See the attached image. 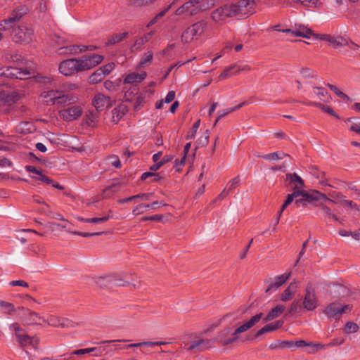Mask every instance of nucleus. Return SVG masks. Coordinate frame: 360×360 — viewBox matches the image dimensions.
Masks as SVG:
<instances>
[{
  "instance_id": "15",
  "label": "nucleus",
  "mask_w": 360,
  "mask_h": 360,
  "mask_svg": "<svg viewBox=\"0 0 360 360\" xmlns=\"http://www.w3.org/2000/svg\"><path fill=\"white\" fill-rule=\"evenodd\" d=\"M92 104L96 110L100 112L106 108H109L112 105V101L109 96L97 94L92 101Z\"/></svg>"
},
{
  "instance_id": "31",
  "label": "nucleus",
  "mask_w": 360,
  "mask_h": 360,
  "mask_svg": "<svg viewBox=\"0 0 360 360\" xmlns=\"http://www.w3.org/2000/svg\"><path fill=\"white\" fill-rule=\"evenodd\" d=\"M291 276V272L285 273L282 275L276 276L274 281L271 282V289L274 288H279L283 285Z\"/></svg>"
},
{
  "instance_id": "61",
  "label": "nucleus",
  "mask_w": 360,
  "mask_h": 360,
  "mask_svg": "<svg viewBox=\"0 0 360 360\" xmlns=\"http://www.w3.org/2000/svg\"><path fill=\"white\" fill-rule=\"evenodd\" d=\"M321 208L322 210V211L329 217V218H331V219H333L335 221H338V217L334 214L333 213H332L330 209L325 205H323L321 204Z\"/></svg>"
},
{
  "instance_id": "17",
  "label": "nucleus",
  "mask_w": 360,
  "mask_h": 360,
  "mask_svg": "<svg viewBox=\"0 0 360 360\" xmlns=\"http://www.w3.org/2000/svg\"><path fill=\"white\" fill-rule=\"evenodd\" d=\"M300 195L302 197L305 198V200H307L308 202L321 200L330 202H334V201L328 198L326 194H323L317 190H312L310 192H308L303 189L302 191H300Z\"/></svg>"
},
{
  "instance_id": "39",
  "label": "nucleus",
  "mask_w": 360,
  "mask_h": 360,
  "mask_svg": "<svg viewBox=\"0 0 360 360\" xmlns=\"http://www.w3.org/2000/svg\"><path fill=\"white\" fill-rule=\"evenodd\" d=\"M191 1L198 13L209 8L208 0H191Z\"/></svg>"
},
{
  "instance_id": "21",
  "label": "nucleus",
  "mask_w": 360,
  "mask_h": 360,
  "mask_svg": "<svg viewBox=\"0 0 360 360\" xmlns=\"http://www.w3.org/2000/svg\"><path fill=\"white\" fill-rule=\"evenodd\" d=\"M96 352L94 354V356H101L103 354H105L107 353V351L105 348H97V347H91V348H86V349H79L77 350H75L72 352L70 356L73 357V355H82L85 354H89L90 352Z\"/></svg>"
},
{
  "instance_id": "48",
  "label": "nucleus",
  "mask_w": 360,
  "mask_h": 360,
  "mask_svg": "<svg viewBox=\"0 0 360 360\" xmlns=\"http://www.w3.org/2000/svg\"><path fill=\"white\" fill-rule=\"evenodd\" d=\"M15 27V23H13L8 18L0 22V30L9 31L11 30L13 31Z\"/></svg>"
},
{
  "instance_id": "2",
  "label": "nucleus",
  "mask_w": 360,
  "mask_h": 360,
  "mask_svg": "<svg viewBox=\"0 0 360 360\" xmlns=\"http://www.w3.org/2000/svg\"><path fill=\"white\" fill-rule=\"evenodd\" d=\"M103 60V57L97 54L85 56L78 59H68L60 63L58 70L63 75L70 76L76 72L90 70L101 63Z\"/></svg>"
},
{
  "instance_id": "26",
  "label": "nucleus",
  "mask_w": 360,
  "mask_h": 360,
  "mask_svg": "<svg viewBox=\"0 0 360 360\" xmlns=\"http://www.w3.org/2000/svg\"><path fill=\"white\" fill-rule=\"evenodd\" d=\"M58 95H60V91L51 90L43 92L41 96L45 99L47 105H56Z\"/></svg>"
},
{
  "instance_id": "64",
  "label": "nucleus",
  "mask_w": 360,
  "mask_h": 360,
  "mask_svg": "<svg viewBox=\"0 0 360 360\" xmlns=\"http://www.w3.org/2000/svg\"><path fill=\"white\" fill-rule=\"evenodd\" d=\"M114 68L115 63H110L102 67H100L99 68L102 70V72L104 73L105 75H107L114 69Z\"/></svg>"
},
{
  "instance_id": "3",
  "label": "nucleus",
  "mask_w": 360,
  "mask_h": 360,
  "mask_svg": "<svg viewBox=\"0 0 360 360\" xmlns=\"http://www.w3.org/2000/svg\"><path fill=\"white\" fill-rule=\"evenodd\" d=\"M0 74L8 78L25 79L34 76V70L32 67L8 66L0 69Z\"/></svg>"
},
{
  "instance_id": "4",
  "label": "nucleus",
  "mask_w": 360,
  "mask_h": 360,
  "mask_svg": "<svg viewBox=\"0 0 360 360\" xmlns=\"http://www.w3.org/2000/svg\"><path fill=\"white\" fill-rule=\"evenodd\" d=\"M17 317L27 326L39 325L41 321L46 322L39 314L23 307L17 309Z\"/></svg>"
},
{
  "instance_id": "29",
  "label": "nucleus",
  "mask_w": 360,
  "mask_h": 360,
  "mask_svg": "<svg viewBox=\"0 0 360 360\" xmlns=\"http://www.w3.org/2000/svg\"><path fill=\"white\" fill-rule=\"evenodd\" d=\"M99 112L98 111H89L85 117L84 122L89 127H95L98 121Z\"/></svg>"
},
{
  "instance_id": "54",
  "label": "nucleus",
  "mask_w": 360,
  "mask_h": 360,
  "mask_svg": "<svg viewBox=\"0 0 360 360\" xmlns=\"http://www.w3.org/2000/svg\"><path fill=\"white\" fill-rule=\"evenodd\" d=\"M287 162H288V160H284L281 162H280V161L271 162V170H274V171L281 170V171L285 172Z\"/></svg>"
},
{
  "instance_id": "32",
  "label": "nucleus",
  "mask_w": 360,
  "mask_h": 360,
  "mask_svg": "<svg viewBox=\"0 0 360 360\" xmlns=\"http://www.w3.org/2000/svg\"><path fill=\"white\" fill-rule=\"evenodd\" d=\"M151 35H152V32H150L143 37H141L139 38H138L134 45L130 48L131 49V52H134V51H139L140 50V49L141 48V46L145 44L147 41H148V40L150 39L151 37Z\"/></svg>"
},
{
  "instance_id": "25",
  "label": "nucleus",
  "mask_w": 360,
  "mask_h": 360,
  "mask_svg": "<svg viewBox=\"0 0 360 360\" xmlns=\"http://www.w3.org/2000/svg\"><path fill=\"white\" fill-rule=\"evenodd\" d=\"M153 195V193H139L135 195H132L126 198L120 199L118 200L120 204H123L125 202H129L131 201H138V200H148L150 197Z\"/></svg>"
},
{
  "instance_id": "33",
  "label": "nucleus",
  "mask_w": 360,
  "mask_h": 360,
  "mask_svg": "<svg viewBox=\"0 0 360 360\" xmlns=\"http://www.w3.org/2000/svg\"><path fill=\"white\" fill-rule=\"evenodd\" d=\"M308 105L316 106L320 109H321L323 112L333 116L337 119H340V116L333 110V109L329 105L322 104L321 103L317 102H308Z\"/></svg>"
},
{
  "instance_id": "63",
  "label": "nucleus",
  "mask_w": 360,
  "mask_h": 360,
  "mask_svg": "<svg viewBox=\"0 0 360 360\" xmlns=\"http://www.w3.org/2000/svg\"><path fill=\"white\" fill-rule=\"evenodd\" d=\"M153 53L150 51H148L147 53H145V56L141 59L139 65L141 66H143L146 63L150 62L153 59Z\"/></svg>"
},
{
  "instance_id": "58",
  "label": "nucleus",
  "mask_w": 360,
  "mask_h": 360,
  "mask_svg": "<svg viewBox=\"0 0 360 360\" xmlns=\"http://www.w3.org/2000/svg\"><path fill=\"white\" fill-rule=\"evenodd\" d=\"M240 184V176L238 175L234 177L232 180H231L227 186H229L228 191H231L234 190L236 188L238 187Z\"/></svg>"
},
{
  "instance_id": "28",
  "label": "nucleus",
  "mask_w": 360,
  "mask_h": 360,
  "mask_svg": "<svg viewBox=\"0 0 360 360\" xmlns=\"http://www.w3.org/2000/svg\"><path fill=\"white\" fill-rule=\"evenodd\" d=\"M301 196L300 191H292V193L290 194H288L285 200H284L283 205L281 207V210L279 211V216L282 214V212L292 202L294 203L295 198Z\"/></svg>"
},
{
  "instance_id": "18",
  "label": "nucleus",
  "mask_w": 360,
  "mask_h": 360,
  "mask_svg": "<svg viewBox=\"0 0 360 360\" xmlns=\"http://www.w3.org/2000/svg\"><path fill=\"white\" fill-rule=\"evenodd\" d=\"M232 328L229 326L224 328L218 333L216 340L223 346H228L232 344L231 341Z\"/></svg>"
},
{
  "instance_id": "9",
  "label": "nucleus",
  "mask_w": 360,
  "mask_h": 360,
  "mask_svg": "<svg viewBox=\"0 0 360 360\" xmlns=\"http://www.w3.org/2000/svg\"><path fill=\"white\" fill-rule=\"evenodd\" d=\"M264 316L263 313H259L256 315L253 316L249 321L240 326L237 328L235 329L234 331L232 330L231 333V341L232 344L236 342L240 339V335L243 333L246 332L251 328H252L256 323H257Z\"/></svg>"
},
{
  "instance_id": "34",
  "label": "nucleus",
  "mask_w": 360,
  "mask_h": 360,
  "mask_svg": "<svg viewBox=\"0 0 360 360\" xmlns=\"http://www.w3.org/2000/svg\"><path fill=\"white\" fill-rule=\"evenodd\" d=\"M147 76V74L146 72H143L141 74L138 73H131L129 74L124 79V83H134L135 82H141Z\"/></svg>"
},
{
  "instance_id": "6",
  "label": "nucleus",
  "mask_w": 360,
  "mask_h": 360,
  "mask_svg": "<svg viewBox=\"0 0 360 360\" xmlns=\"http://www.w3.org/2000/svg\"><path fill=\"white\" fill-rule=\"evenodd\" d=\"M33 34V30L23 25L16 26L10 34L14 42L25 44L32 41Z\"/></svg>"
},
{
  "instance_id": "62",
  "label": "nucleus",
  "mask_w": 360,
  "mask_h": 360,
  "mask_svg": "<svg viewBox=\"0 0 360 360\" xmlns=\"http://www.w3.org/2000/svg\"><path fill=\"white\" fill-rule=\"evenodd\" d=\"M282 32H286V33H291L292 35H294L295 37L308 38V37L304 33L301 32L298 28L295 29V30L285 29V30H282Z\"/></svg>"
},
{
  "instance_id": "52",
  "label": "nucleus",
  "mask_w": 360,
  "mask_h": 360,
  "mask_svg": "<svg viewBox=\"0 0 360 360\" xmlns=\"http://www.w3.org/2000/svg\"><path fill=\"white\" fill-rule=\"evenodd\" d=\"M359 326L352 321H349L346 323L344 331L345 333L349 334V333H354L359 330Z\"/></svg>"
},
{
  "instance_id": "11",
  "label": "nucleus",
  "mask_w": 360,
  "mask_h": 360,
  "mask_svg": "<svg viewBox=\"0 0 360 360\" xmlns=\"http://www.w3.org/2000/svg\"><path fill=\"white\" fill-rule=\"evenodd\" d=\"M317 297L315 290L311 283H308L305 288V294L303 300V307L307 311H312L317 307Z\"/></svg>"
},
{
  "instance_id": "30",
  "label": "nucleus",
  "mask_w": 360,
  "mask_h": 360,
  "mask_svg": "<svg viewBox=\"0 0 360 360\" xmlns=\"http://www.w3.org/2000/svg\"><path fill=\"white\" fill-rule=\"evenodd\" d=\"M313 91L314 94L319 97L320 101L326 103L330 102L331 96L326 89L323 87L314 86Z\"/></svg>"
},
{
  "instance_id": "55",
  "label": "nucleus",
  "mask_w": 360,
  "mask_h": 360,
  "mask_svg": "<svg viewBox=\"0 0 360 360\" xmlns=\"http://www.w3.org/2000/svg\"><path fill=\"white\" fill-rule=\"evenodd\" d=\"M285 307L283 304H278L275 307L271 308V319L278 317L284 312Z\"/></svg>"
},
{
  "instance_id": "8",
  "label": "nucleus",
  "mask_w": 360,
  "mask_h": 360,
  "mask_svg": "<svg viewBox=\"0 0 360 360\" xmlns=\"http://www.w3.org/2000/svg\"><path fill=\"white\" fill-rule=\"evenodd\" d=\"M233 15L248 16L254 13V0H240L236 4H230Z\"/></svg>"
},
{
  "instance_id": "51",
  "label": "nucleus",
  "mask_w": 360,
  "mask_h": 360,
  "mask_svg": "<svg viewBox=\"0 0 360 360\" xmlns=\"http://www.w3.org/2000/svg\"><path fill=\"white\" fill-rule=\"evenodd\" d=\"M0 307L6 310V313L9 315H11L15 311H17V309H15V307L12 303L3 300H0Z\"/></svg>"
},
{
  "instance_id": "49",
  "label": "nucleus",
  "mask_w": 360,
  "mask_h": 360,
  "mask_svg": "<svg viewBox=\"0 0 360 360\" xmlns=\"http://www.w3.org/2000/svg\"><path fill=\"white\" fill-rule=\"evenodd\" d=\"M138 88L136 86H131L128 91L124 93L123 99L124 101H131L134 96L137 94Z\"/></svg>"
},
{
  "instance_id": "7",
  "label": "nucleus",
  "mask_w": 360,
  "mask_h": 360,
  "mask_svg": "<svg viewBox=\"0 0 360 360\" xmlns=\"http://www.w3.org/2000/svg\"><path fill=\"white\" fill-rule=\"evenodd\" d=\"M351 309L352 306L349 304L340 305L338 302H332L326 307L323 312L328 319L338 321L343 314L351 311Z\"/></svg>"
},
{
  "instance_id": "5",
  "label": "nucleus",
  "mask_w": 360,
  "mask_h": 360,
  "mask_svg": "<svg viewBox=\"0 0 360 360\" xmlns=\"http://www.w3.org/2000/svg\"><path fill=\"white\" fill-rule=\"evenodd\" d=\"M207 22L204 20L198 21L188 27L181 34V41L188 44L195 39H198L205 32Z\"/></svg>"
},
{
  "instance_id": "27",
  "label": "nucleus",
  "mask_w": 360,
  "mask_h": 360,
  "mask_svg": "<svg viewBox=\"0 0 360 360\" xmlns=\"http://www.w3.org/2000/svg\"><path fill=\"white\" fill-rule=\"evenodd\" d=\"M297 287V286L295 282L290 283L288 287L285 289L281 295V300L283 302H288L292 298L293 294L295 293Z\"/></svg>"
},
{
  "instance_id": "24",
  "label": "nucleus",
  "mask_w": 360,
  "mask_h": 360,
  "mask_svg": "<svg viewBox=\"0 0 360 360\" xmlns=\"http://www.w3.org/2000/svg\"><path fill=\"white\" fill-rule=\"evenodd\" d=\"M2 97L3 98L0 106H11L20 98V96L15 92L12 94H6L4 91Z\"/></svg>"
},
{
  "instance_id": "38",
  "label": "nucleus",
  "mask_w": 360,
  "mask_h": 360,
  "mask_svg": "<svg viewBox=\"0 0 360 360\" xmlns=\"http://www.w3.org/2000/svg\"><path fill=\"white\" fill-rule=\"evenodd\" d=\"M105 77V75L102 72V70L98 68L90 75L89 83L92 84H98V82H101Z\"/></svg>"
},
{
  "instance_id": "19",
  "label": "nucleus",
  "mask_w": 360,
  "mask_h": 360,
  "mask_svg": "<svg viewBox=\"0 0 360 360\" xmlns=\"http://www.w3.org/2000/svg\"><path fill=\"white\" fill-rule=\"evenodd\" d=\"M198 13L196 9H195V6L191 3V0L184 4L181 7L177 8L175 11V14L176 15H187L188 16H193Z\"/></svg>"
},
{
  "instance_id": "16",
  "label": "nucleus",
  "mask_w": 360,
  "mask_h": 360,
  "mask_svg": "<svg viewBox=\"0 0 360 360\" xmlns=\"http://www.w3.org/2000/svg\"><path fill=\"white\" fill-rule=\"evenodd\" d=\"M216 341L214 340H204V339H198L197 340L193 341L191 345L187 348L188 352L192 353L201 352L204 350L209 349L211 347L212 343Z\"/></svg>"
},
{
  "instance_id": "14",
  "label": "nucleus",
  "mask_w": 360,
  "mask_h": 360,
  "mask_svg": "<svg viewBox=\"0 0 360 360\" xmlns=\"http://www.w3.org/2000/svg\"><path fill=\"white\" fill-rule=\"evenodd\" d=\"M284 186L288 187L293 186L292 191H302L305 187L304 180L295 172L287 173L284 179Z\"/></svg>"
},
{
  "instance_id": "37",
  "label": "nucleus",
  "mask_w": 360,
  "mask_h": 360,
  "mask_svg": "<svg viewBox=\"0 0 360 360\" xmlns=\"http://www.w3.org/2000/svg\"><path fill=\"white\" fill-rule=\"evenodd\" d=\"M74 101L75 98L73 97L64 94L60 91V95H58L56 104L66 106L73 103Z\"/></svg>"
},
{
  "instance_id": "56",
  "label": "nucleus",
  "mask_w": 360,
  "mask_h": 360,
  "mask_svg": "<svg viewBox=\"0 0 360 360\" xmlns=\"http://www.w3.org/2000/svg\"><path fill=\"white\" fill-rule=\"evenodd\" d=\"M327 86L331 91H333L338 97L347 100L349 99V97L346 94L342 92L336 86L330 84H327Z\"/></svg>"
},
{
  "instance_id": "44",
  "label": "nucleus",
  "mask_w": 360,
  "mask_h": 360,
  "mask_svg": "<svg viewBox=\"0 0 360 360\" xmlns=\"http://www.w3.org/2000/svg\"><path fill=\"white\" fill-rule=\"evenodd\" d=\"M111 217H112L110 215H106L103 217H94V218H90V219H84L82 217H79L78 219L80 221L97 224V223L105 222V221H108L109 219H110Z\"/></svg>"
},
{
  "instance_id": "35",
  "label": "nucleus",
  "mask_w": 360,
  "mask_h": 360,
  "mask_svg": "<svg viewBox=\"0 0 360 360\" xmlns=\"http://www.w3.org/2000/svg\"><path fill=\"white\" fill-rule=\"evenodd\" d=\"M120 188V184L116 183L106 187L103 190L102 198H109L114 195L115 193L117 192Z\"/></svg>"
},
{
  "instance_id": "53",
  "label": "nucleus",
  "mask_w": 360,
  "mask_h": 360,
  "mask_svg": "<svg viewBox=\"0 0 360 360\" xmlns=\"http://www.w3.org/2000/svg\"><path fill=\"white\" fill-rule=\"evenodd\" d=\"M209 139H210V133H209L208 130H206L205 134L198 139V145L195 147V149L198 146H201V147L206 146L209 143Z\"/></svg>"
},
{
  "instance_id": "60",
  "label": "nucleus",
  "mask_w": 360,
  "mask_h": 360,
  "mask_svg": "<svg viewBox=\"0 0 360 360\" xmlns=\"http://www.w3.org/2000/svg\"><path fill=\"white\" fill-rule=\"evenodd\" d=\"M307 200H305V198L302 197V198L296 199L291 207V209H297L300 207H305L307 205Z\"/></svg>"
},
{
  "instance_id": "45",
  "label": "nucleus",
  "mask_w": 360,
  "mask_h": 360,
  "mask_svg": "<svg viewBox=\"0 0 360 360\" xmlns=\"http://www.w3.org/2000/svg\"><path fill=\"white\" fill-rule=\"evenodd\" d=\"M290 159V156L283 151L271 153V162H278Z\"/></svg>"
},
{
  "instance_id": "46",
  "label": "nucleus",
  "mask_w": 360,
  "mask_h": 360,
  "mask_svg": "<svg viewBox=\"0 0 360 360\" xmlns=\"http://www.w3.org/2000/svg\"><path fill=\"white\" fill-rule=\"evenodd\" d=\"M156 0H127V4L131 6L141 7L153 4Z\"/></svg>"
},
{
  "instance_id": "57",
  "label": "nucleus",
  "mask_w": 360,
  "mask_h": 360,
  "mask_svg": "<svg viewBox=\"0 0 360 360\" xmlns=\"http://www.w3.org/2000/svg\"><path fill=\"white\" fill-rule=\"evenodd\" d=\"M200 124V120H198L193 125L192 128L188 131L186 139H193L195 136L196 131L198 129Z\"/></svg>"
},
{
  "instance_id": "13",
  "label": "nucleus",
  "mask_w": 360,
  "mask_h": 360,
  "mask_svg": "<svg viewBox=\"0 0 360 360\" xmlns=\"http://www.w3.org/2000/svg\"><path fill=\"white\" fill-rule=\"evenodd\" d=\"M233 13L230 4H225L213 11L211 18L214 21L218 22L224 21L228 18L234 17Z\"/></svg>"
},
{
  "instance_id": "47",
  "label": "nucleus",
  "mask_w": 360,
  "mask_h": 360,
  "mask_svg": "<svg viewBox=\"0 0 360 360\" xmlns=\"http://www.w3.org/2000/svg\"><path fill=\"white\" fill-rule=\"evenodd\" d=\"M301 308L302 305L300 303V300H294L290 305L289 311L285 314V316H288L289 314L298 313L301 310Z\"/></svg>"
},
{
  "instance_id": "42",
  "label": "nucleus",
  "mask_w": 360,
  "mask_h": 360,
  "mask_svg": "<svg viewBox=\"0 0 360 360\" xmlns=\"http://www.w3.org/2000/svg\"><path fill=\"white\" fill-rule=\"evenodd\" d=\"M78 47L75 45L62 46L56 50V53L60 56L72 54L77 52Z\"/></svg>"
},
{
  "instance_id": "59",
  "label": "nucleus",
  "mask_w": 360,
  "mask_h": 360,
  "mask_svg": "<svg viewBox=\"0 0 360 360\" xmlns=\"http://www.w3.org/2000/svg\"><path fill=\"white\" fill-rule=\"evenodd\" d=\"M107 160L110 161V163L115 168H120L122 165L121 162L116 155H110L107 157Z\"/></svg>"
},
{
  "instance_id": "23",
  "label": "nucleus",
  "mask_w": 360,
  "mask_h": 360,
  "mask_svg": "<svg viewBox=\"0 0 360 360\" xmlns=\"http://www.w3.org/2000/svg\"><path fill=\"white\" fill-rule=\"evenodd\" d=\"M25 169L28 172H32V173L38 174L39 176H37V177L33 176L32 177L33 179H34L36 180L41 181L46 183V184H50L53 183V180L51 179H50L47 176L44 175L42 174V171L37 169L34 166L27 165L25 167Z\"/></svg>"
},
{
  "instance_id": "22",
  "label": "nucleus",
  "mask_w": 360,
  "mask_h": 360,
  "mask_svg": "<svg viewBox=\"0 0 360 360\" xmlns=\"http://www.w3.org/2000/svg\"><path fill=\"white\" fill-rule=\"evenodd\" d=\"M349 43L354 46L359 47L352 40L349 41L348 39L344 38L342 36H333V39L330 41V44L333 46L334 49H339L345 46H349Z\"/></svg>"
},
{
  "instance_id": "20",
  "label": "nucleus",
  "mask_w": 360,
  "mask_h": 360,
  "mask_svg": "<svg viewBox=\"0 0 360 360\" xmlns=\"http://www.w3.org/2000/svg\"><path fill=\"white\" fill-rule=\"evenodd\" d=\"M128 107L123 103L120 104L112 110V122L117 124L128 112Z\"/></svg>"
},
{
  "instance_id": "12",
  "label": "nucleus",
  "mask_w": 360,
  "mask_h": 360,
  "mask_svg": "<svg viewBox=\"0 0 360 360\" xmlns=\"http://www.w3.org/2000/svg\"><path fill=\"white\" fill-rule=\"evenodd\" d=\"M83 110L81 106L75 105L60 110L59 116L65 122H72L78 119L82 114Z\"/></svg>"
},
{
  "instance_id": "43",
  "label": "nucleus",
  "mask_w": 360,
  "mask_h": 360,
  "mask_svg": "<svg viewBox=\"0 0 360 360\" xmlns=\"http://www.w3.org/2000/svg\"><path fill=\"white\" fill-rule=\"evenodd\" d=\"M15 336L21 346H25L28 344L32 345L34 338H32L27 334L16 333Z\"/></svg>"
},
{
  "instance_id": "41",
  "label": "nucleus",
  "mask_w": 360,
  "mask_h": 360,
  "mask_svg": "<svg viewBox=\"0 0 360 360\" xmlns=\"http://www.w3.org/2000/svg\"><path fill=\"white\" fill-rule=\"evenodd\" d=\"M155 204H158V201H154L151 204H140L132 210V214L136 216L143 214L145 212L144 208L154 209Z\"/></svg>"
},
{
  "instance_id": "40",
  "label": "nucleus",
  "mask_w": 360,
  "mask_h": 360,
  "mask_svg": "<svg viewBox=\"0 0 360 360\" xmlns=\"http://www.w3.org/2000/svg\"><path fill=\"white\" fill-rule=\"evenodd\" d=\"M33 129V125L30 122H20L16 127L18 132L27 134L31 133Z\"/></svg>"
},
{
  "instance_id": "10",
  "label": "nucleus",
  "mask_w": 360,
  "mask_h": 360,
  "mask_svg": "<svg viewBox=\"0 0 360 360\" xmlns=\"http://www.w3.org/2000/svg\"><path fill=\"white\" fill-rule=\"evenodd\" d=\"M264 316L263 313H259L256 315L253 316L249 321L240 326L237 328L235 329L234 331L232 330L231 333V341L232 344L236 342L240 339V335L243 333L246 332L251 328H252L256 323H257Z\"/></svg>"
},
{
  "instance_id": "36",
  "label": "nucleus",
  "mask_w": 360,
  "mask_h": 360,
  "mask_svg": "<svg viewBox=\"0 0 360 360\" xmlns=\"http://www.w3.org/2000/svg\"><path fill=\"white\" fill-rule=\"evenodd\" d=\"M128 32H122L112 35L105 42L106 46H112L122 41L128 36Z\"/></svg>"
},
{
  "instance_id": "1",
  "label": "nucleus",
  "mask_w": 360,
  "mask_h": 360,
  "mask_svg": "<svg viewBox=\"0 0 360 360\" xmlns=\"http://www.w3.org/2000/svg\"><path fill=\"white\" fill-rule=\"evenodd\" d=\"M92 281L101 290H112L115 287L124 288L129 285L135 289L142 287V281L139 277H132L131 274L126 271L96 275L92 277Z\"/></svg>"
},
{
  "instance_id": "50",
  "label": "nucleus",
  "mask_w": 360,
  "mask_h": 360,
  "mask_svg": "<svg viewBox=\"0 0 360 360\" xmlns=\"http://www.w3.org/2000/svg\"><path fill=\"white\" fill-rule=\"evenodd\" d=\"M22 9L18 8L13 11L11 15L8 17V18L13 22V23H15L18 22L20 18L23 15V13L22 12Z\"/></svg>"
}]
</instances>
